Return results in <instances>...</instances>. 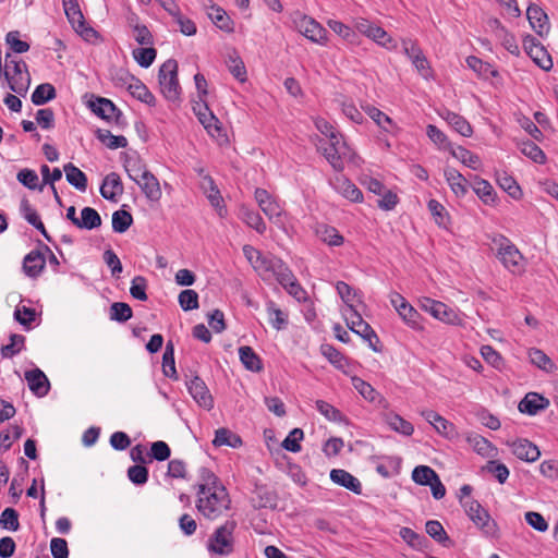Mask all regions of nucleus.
Instances as JSON below:
<instances>
[{
    "label": "nucleus",
    "instance_id": "obj_45",
    "mask_svg": "<svg viewBox=\"0 0 558 558\" xmlns=\"http://www.w3.org/2000/svg\"><path fill=\"white\" fill-rule=\"evenodd\" d=\"M386 423L388 426L404 436H411L414 433V426L409 421L404 420L398 414L390 413L386 415Z\"/></svg>",
    "mask_w": 558,
    "mask_h": 558
},
{
    "label": "nucleus",
    "instance_id": "obj_30",
    "mask_svg": "<svg viewBox=\"0 0 558 558\" xmlns=\"http://www.w3.org/2000/svg\"><path fill=\"white\" fill-rule=\"evenodd\" d=\"M240 218L246 226L254 229L257 233L264 234L266 232V223L259 213L242 206L240 208Z\"/></svg>",
    "mask_w": 558,
    "mask_h": 558
},
{
    "label": "nucleus",
    "instance_id": "obj_25",
    "mask_svg": "<svg viewBox=\"0 0 558 558\" xmlns=\"http://www.w3.org/2000/svg\"><path fill=\"white\" fill-rule=\"evenodd\" d=\"M549 401L536 392H529L519 403V410L530 415L536 414L538 411L546 409Z\"/></svg>",
    "mask_w": 558,
    "mask_h": 558
},
{
    "label": "nucleus",
    "instance_id": "obj_54",
    "mask_svg": "<svg viewBox=\"0 0 558 558\" xmlns=\"http://www.w3.org/2000/svg\"><path fill=\"white\" fill-rule=\"evenodd\" d=\"M267 314L270 325L276 330H281L287 326V316L280 308L276 307V304L272 301L267 303Z\"/></svg>",
    "mask_w": 558,
    "mask_h": 558
},
{
    "label": "nucleus",
    "instance_id": "obj_27",
    "mask_svg": "<svg viewBox=\"0 0 558 558\" xmlns=\"http://www.w3.org/2000/svg\"><path fill=\"white\" fill-rule=\"evenodd\" d=\"M441 118L447 121V123L453 128L454 131H457L459 134H461L464 137H470L473 133L471 124L460 114L444 110L440 113Z\"/></svg>",
    "mask_w": 558,
    "mask_h": 558
},
{
    "label": "nucleus",
    "instance_id": "obj_42",
    "mask_svg": "<svg viewBox=\"0 0 558 558\" xmlns=\"http://www.w3.org/2000/svg\"><path fill=\"white\" fill-rule=\"evenodd\" d=\"M466 64L470 69L478 74V76L488 78L498 75L497 70L488 62H484L477 57L470 56L466 58Z\"/></svg>",
    "mask_w": 558,
    "mask_h": 558
},
{
    "label": "nucleus",
    "instance_id": "obj_38",
    "mask_svg": "<svg viewBox=\"0 0 558 558\" xmlns=\"http://www.w3.org/2000/svg\"><path fill=\"white\" fill-rule=\"evenodd\" d=\"M276 494L265 486H257L254 490L253 502L256 508H272L276 506Z\"/></svg>",
    "mask_w": 558,
    "mask_h": 558
},
{
    "label": "nucleus",
    "instance_id": "obj_8",
    "mask_svg": "<svg viewBox=\"0 0 558 558\" xmlns=\"http://www.w3.org/2000/svg\"><path fill=\"white\" fill-rule=\"evenodd\" d=\"M390 303L409 327L413 329L422 328L420 313L401 294L392 292L390 294Z\"/></svg>",
    "mask_w": 558,
    "mask_h": 558
},
{
    "label": "nucleus",
    "instance_id": "obj_43",
    "mask_svg": "<svg viewBox=\"0 0 558 558\" xmlns=\"http://www.w3.org/2000/svg\"><path fill=\"white\" fill-rule=\"evenodd\" d=\"M101 226V217L98 211L92 207H84L81 211V218L77 228L93 230Z\"/></svg>",
    "mask_w": 558,
    "mask_h": 558
},
{
    "label": "nucleus",
    "instance_id": "obj_20",
    "mask_svg": "<svg viewBox=\"0 0 558 558\" xmlns=\"http://www.w3.org/2000/svg\"><path fill=\"white\" fill-rule=\"evenodd\" d=\"M526 16L530 25L539 36H544L548 33V17L539 7L531 4L526 10Z\"/></svg>",
    "mask_w": 558,
    "mask_h": 558
},
{
    "label": "nucleus",
    "instance_id": "obj_15",
    "mask_svg": "<svg viewBox=\"0 0 558 558\" xmlns=\"http://www.w3.org/2000/svg\"><path fill=\"white\" fill-rule=\"evenodd\" d=\"M330 184L335 191H337L347 199L351 202H362L363 194L361 190L345 177L338 174L332 180H330Z\"/></svg>",
    "mask_w": 558,
    "mask_h": 558
},
{
    "label": "nucleus",
    "instance_id": "obj_32",
    "mask_svg": "<svg viewBox=\"0 0 558 558\" xmlns=\"http://www.w3.org/2000/svg\"><path fill=\"white\" fill-rule=\"evenodd\" d=\"M496 181L500 189L509 194L513 199H520L522 197V190L510 174L507 172H497Z\"/></svg>",
    "mask_w": 558,
    "mask_h": 558
},
{
    "label": "nucleus",
    "instance_id": "obj_22",
    "mask_svg": "<svg viewBox=\"0 0 558 558\" xmlns=\"http://www.w3.org/2000/svg\"><path fill=\"white\" fill-rule=\"evenodd\" d=\"M123 193V185L119 174L111 172L106 175L100 186V194L108 201H117V197Z\"/></svg>",
    "mask_w": 558,
    "mask_h": 558
},
{
    "label": "nucleus",
    "instance_id": "obj_52",
    "mask_svg": "<svg viewBox=\"0 0 558 558\" xmlns=\"http://www.w3.org/2000/svg\"><path fill=\"white\" fill-rule=\"evenodd\" d=\"M213 486H223L217 475L208 468L202 466L198 469V483L196 484L197 490L202 488L208 489Z\"/></svg>",
    "mask_w": 558,
    "mask_h": 558
},
{
    "label": "nucleus",
    "instance_id": "obj_28",
    "mask_svg": "<svg viewBox=\"0 0 558 558\" xmlns=\"http://www.w3.org/2000/svg\"><path fill=\"white\" fill-rule=\"evenodd\" d=\"M466 440L478 454L486 458H494L497 456V448L485 437L477 434H471L466 437Z\"/></svg>",
    "mask_w": 558,
    "mask_h": 558
},
{
    "label": "nucleus",
    "instance_id": "obj_56",
    "mask_svg": "<svg viewBox=\"0 0 558 558\" xmlns=\"http://www.w3.org/2000/svg\"><path fill=\"white\" fill-rule=\"evenodd\" d=\"M316 409L322 415H324L330 422H336V423L344 422L343 414L338 409H336L333 405H331L330 403H328L324 400L316 401Z\"/></svg>",
    "mask_w": 558,
    "mask_h": 558
},
{
    "label": "nucleus",
    "instance_id": "obj_57",
    "mask_svg": "<svg viewBox=\"0 0 558 558\" xmlns=\"http://www.w3.org/2000/svg\"><path fill=\"white\" fill-rule=\"evenodd\" d=\"M520 150L524 156L532 159L534 162L544 163L546 160L544 151L531 141L522 142L520 145Z\"/></svg>",
    "mask_w": 558,
    "mask_h": 558
},
{
    "label": "nucleus",
    "instance_id": "obj_33",
    "mask_svg": "<svg viewBox=\"0 0 558 558\" xmlns=\"http://www.w3.org/2000/svg\"><path fill=\"white\" fill-rule=\"evenodd\" d=\"M240 361L244 367L251 372L258 373L263 369L260 357L254 352L251 347L244 345L239 348Z\"/></svg>",
    "mask_w": 558,
    "mask_h": 558
},
{
    "label": "nucleus",
    "instance_id": "obj_53",
    "mask_svg": "<svg viewBox=\"0 0 558 558\" xmlns=\"http://www.w3.org/2000/svg\"><path fill=\"white\" fill-rule=\"evenodd\" d=\"M132 223L133 217L129 211L120 209L112 214V229L114 232L123 233Z\"/></svg>",
    "mask_w": 558,
    "mask_h": 558
},
{
    "label": "nucleus",
    "instance_id": "obj_21",
    "mask_svg": "<svg viewBox=\"0 0 558 558\" xmlns=\"http://www.w3.org/2000/svg\"><path fill=\"white\" fill-rule=\"evenodd\" d=\"M144 178L136 183L145 197L150 202H159L162 195L158 179L149 171L144 172Z\"/></svg>",
    "mask_w": 558,
    "mask_h": 558
},
{
    "label": "nucleus",
    "instance_id": "obj_36",
    "mask_svg": "<svg viewBox=\"0 0 558 558\" xmlns=\"http://www.w3.org/2000/svg\"><path fill=\"white\" fill-rule=\"evenodd\" d=\"M364 112L384 131L390 132L393 126L392 120L378 108L372 105H362Z\"/></svg>",
    "mask_w": 558,
    "mask_h": 558
},
{
    "label": "nucleus",
    "instance_id": "obj_41",
    "mask_svg": "<svg viewBox=\"0 0 558 558\" xmlns=\"http://www.w3.org/2000/svg\"><path fill=\"white\" fill-rule=\"evenodd\" d=\"M57 96L56 88L50 83L39 84L32 94V102L41 106L54 99Z\"/></svg>",
    "mask_w": 558,
    "mask_h": 558
},
{
    "label": "nucleus",
    "instance_id": "obj_23",
    "mask_svg": "<svg viewBox=\"0 0 558 558\" xmlns=\"http://www.w3.org/2000/svg\"><path fill=\"white\" fill-rule=\"evenodd\" d=\"M195 114L197 116L199 122L204 125V128L214 135V132H219L220 126L218 125V119L214 116V113L209 110L208 106L205 101L196 102L193 107Z\"/></svg>",
    "mask_w": 558,
    "mask_h": 558
},
{
    "label": "nucleus",
    "instance_id": "obj_49",
    "mask_svg": "<svg viewBox=\"0 0 558 558\" xmlns=\"http://www.w3.org/2000/svg\"><path fill=\"white\" fill-rule=\"evenodd\" d=\"M320 352L336 368L343 371L347 367V359L331 344H322Z\"/></svg>",
    "mask_w": 558,
    "mask_h": 558
},
{
    "label": "nucleus",
    "instance_id": "obj_31",
    "mask_svg": "<svg viewBox=\"0 0 558 558\" xmlns=\"http://www.w3.org/2000/svg\"><path fill=\"white\" fill-rule=\"evenodd\" d=\"M63 170L65 172L66 181L73 185L76 190L85 192L87 189V177L73 163L69 162L64 165Z\"/></svg>",
    "mask_w": 558,
    "mask_h": 558
},
{
    "label": "nucleus",
    "instance_id": "obj_59",
    "mask_svg": "<svg viewBox=\"0 0 558 558\" xmlns=\"http://www.w3.org/2000/svg\"><path fill=\"white\" fill-rule=\"evenodd\" d=\"M135 61L143 68H148L156 59L157 51L153 47L136 48L132 52Z\"/></svg>",
    "mask_w": 558,
    "mask_h": 558
},
{
    "label": "nucleus",
    "instance_id": "obj_48",
    "mask_svg": "<svg viewBox=\"0 0 558 558\" xmlns=\"http://www.w3.org/2000/svg\"><path fill=\"white\" fill-rule=\"evenodd\" d=\"M529 357L532 364L545 372L551 373L556 369V366L549 356L539 349H531L529 351Z\"/></svg>",
    "mask_w": 558,
    "mask_h": 558
},
{
    "label": "nucleus",
    "instance_id": "obj_39",
    "mask_svg": "<svg viewBox=\"0 0 558 558\" xmlns=\"http://www.w3.org/2000/svg\"><path fill=\"white\" fill-rule=\"evenodd\" d=\"M450 154L464 166L473 170L478 169L481 166L480 157L462 146L451 147Z\"/></svg>",
    "mask_w": 558,
    "mask_h": 558
},
{
    "label": "nucleus",
    "instance_id": "obj_62",
    "mask_svg": "<svg viewBox=\"0 0 558 558\" xmlns=\"http://www.w3.org/2000/svg\"><path fill=\"white\" fill-rule=\"evenodd\" d=\"M484 470L492 473L500 484L506 483L510 474L507 465L496 460H489Z\"/></svg>",
    "mask_w": 558,
    "mask_h": 558
},
{
    "label": "nucleus",
    "instance_id": "obj_16",
    "mask_svg": "<svg viewBox=\"0 0 558 558\" xmlns=\"http://www.w3.org/2000/svg\"><path fill=\"white\" fill-rule=\"evenodd\" d=\"M31 391L37 397H44L48 393L50 384L47 376L39 368H35L25 373Z\"/></svg>",
    "mask_w": 558,
    "mask_h": 558
},
{
    "label": "nucleus",
    "instance_id": "obj_12",
    "mask_svg": "<svg viewBox=\"0 0 558 558\" xmlns=\"http://www.w3.org/2000/svg\"><path fill=\"white\" fill-rule=\"evenodd\" d=\"M498 258L502 265L513 274L523 270V256L511 243L501 244L498 250Z\"/></svg>",
    "mask_w": 558,
    "mask_h": 558
},
{
    "label": "nucleus",
    "instance_id": "obj_64",
    "mask_svg": "<svg viewBox=\"0 0 558 558\" xmlns=\"http://www.w3.org/2000/svg\"><path fill=\"white\" fill-rule=\"evenodd\" d=\"M427 206H428L430 214L433 215V217L435 219V222L439 227H446L449 221V216H448V211L446 210L444 205H441L436 199H430L428 202Z\"/></svg>",
    "mask_w": 558,
    "mask_h": 558
},
{
    "label": "nucleus",
    "instance_id": "obj_50",
    "mask_svg": "<svg viewBox=\"0 0 558 558\" xmlns=\"http://www.w3.org/2000/svg\"><path fill=\"white\" fill-rule=\"evenodd\" d=\"M437 476L438 474L427 465L415 466L412 471V480L422 486H428Z\"/></svg>",
    "mask_w": 558,
    "mask_h": 558
},
{
    "label": "nucleus",
    "instance_id": "obj_34",
    "mask_svg": "<svg viewBox=\"0 0 558 558\" xmlns=\"http://www.w3.org/2000/svg\"><path fill=\"white\" fill-rule=\"evenodd\" d=\"M316 235L326 244L330 246H340L343 244V236L339 231L331 226L318 225L316 228Z\"/></svg>",
    "mask_w": 558,
    "mask_h": 558
},
{
    "label": "nucleus",
    "instance_id": "obj_10",
    "mask_svg": "<svg viewBox=\"0 0 558 558\" xmlns=\"http://www.w3.org/2000/svg\"><path fill=\"white\" fill-rule=\"evenodd\" d=\"M506 445L511 449L512 454L522 461L534 462L541 456L538 447L525 438L508 439Z\"/></svg>",
    "mask_w": 558,
    "mask_h": 558
},
{
    "label": "nucleus",
    "instance_id": "obj_17",
    "mask_svg": "<svg viewBox=\"0 0 558 558\" xmlns=\"http://www.w3.org/2000/svg\"><path fill=\"white\" fill-rule=\"evenodd\" d=\"M330 480L339 485L342 486L351 492H353L356 495H360L362 493V484L353 476L351 473L343 469H333L330 471Z\"/></svg>",
    "mask_w": 558,
    "mask_h": 558
},
{
    "label": "nucleus",
    "instance_id": "obj_3",
    "mask_svg": "<svg viewBox=\"0 0 558 558\" xmlns=\"http://www.w3.org/2000/svg\"><path fill=\"white\" fill-rule=\"evenodd\" d=\"M10 57L11 54L7 53V63L5 66L2 68V74L5 76L9 88L12 92L20 96H25L31 84L27 65L19 60H10Z\"/></svg>",
    "mask_w": 558,
    "mask_h": 558
},
{
    "label": "nucleus",
    "instance_id": "obj_58",
    "mask_svg": "<svg viewBox=\"0 0 558 558\" xmlns=\"http://www.w3.org/2000/svg\"><path fill=\"white\" fill-rule=\"evenodd\" d=\"M133 315L132 308L124 302H114L110 306V319L124 323Z\"/></svg>",
    "mask_w": 558,
    "mask_h": 558
},
{
    "label": "nucleus",
    "instance_id": "obj_35",
    "mask_svg": "<svg viewBox=\"0 0 558 558\" xmlns=\"http://www.w3.org/2000/svg\"><path fill=\"white\" fill-rule=\"evenodd\" d=\"M213 444L216 447L229 446L231 448H238L242 445V439L228 428H219L215 433Z\"/></svg>",
    "mask_w": 558,
    "mask_h": 558
},
{
    "label": "nucleus",
    "instance_id": "obj_14",
    "mask_svg": "<svg viewBox=\"0 0 558 558\" xmlns=\"http://www.w3.org/2000/svg\"><path fill=\"white\" fill-rule=\"evenodd\" d=\"M186 386L190 395L201 407L207 410H210L214 407L213 397L202 378L194 376L186 383Z\"/></svg>",
    "mask_w": 558,
    "mask_h": 558
},
{
    "label": "nucleus",
    "instance_id": "obj_19",
    "mask_svg": "<svg viewBox=\"0 0 558 558\" xmlns=\"http://www.w3.org/2000/svg\"><path fill=\"white\" fill-rule=\"evenodd\" d=\"M320 148L329 165L338 172L342 171L344 168L343 160L350 159L352 155L349 146H341L335 149L329 146H320Z\"/></svg>",
    "mask_w": 558,
    "mask_h": 558
},
{
    "label": "nucleus",
    "instance_id": "obj_9",
    "mask_svg": "<svg viewBox=\"0 0 558 558\" xmlns=\"http://www.w3.org/2000/svg\"><path fill=\"white\" fill-rule=\"evenodd\" d=\"M295 25L298 31L311 41L318 45H326L327 31L314 19L307 15H302L295 21Z\"/></svg>",
    "mask_w": 558,
    "mask_h": 558
},
{
    "label": "nucleus",
    "instance_id": "obj_13",
    "mask_svg": "<svg viewBox=\"0 0 558 558\" xmlns=\"http://www.w3.org/2000/svg\"><path fill=\"white\" fill-rule=\"evenodd\" d=\"M421 415L437 430L441 436L453 439L458 436L456 426L444 416L433 410H423Z\"/></svg>",
    "mask_w": 558,
    "mask_h": 558
},
{
    "label": "nucleus",
    "instance_id": "obj_6",
    "mask_svg": "<svg viewBox=\"0 0 558 558\" xmlns=\"http://www.w3.org/2000/svg\"><path fill=\"white\" fill-rule=\"evenodd\" d=\"M463 508L472 522L483 532L484 535L496 537L498 534L497 523L492 519L487 510L474 499L463 502Z\"/></svg>",
    "mask_w": 558,
    "mask_h": 558
},
{
    "label": "nucleus",
    "instance_id": "obj_24",
    "mask_svg": "<svg viewBox=\"0 0 558 558\" xmlns=\"http://www.w3.org/2000/svg\"><path fill=\"white\" fill-rule=\"evenodd\" d=\"M128 90L130 94L138 99L140 101L148 105V106H155L156 105V98L155 96L149 92V89L144 85L138 78L134 76H130L128 78Z\"/></svg>",
    "mask_w": 558,
    "mask_h": 558
},
{
    "label": "nucleus",
    "instance_id": "obj_1",
    "mask_svg": "<svg viewBox=\"0 0 558 558\" xmlns=\"http://www.w3.org/2000/svg\"><path fill=\"white\" fill-rule=\"evenodd\" d=\"M230 505L231 499L225 486L197 490L196 509L208 520H216L223 515L230 509Z\"/></svg>",
    "mask_w": 558,
    "mask_h": 558
},
{
    "label": "nucleus",
    "instance_id": "obj_4",
    "mask_svg": "<svg viewBox=\"0 0 558 558\" xmlns=\"http://www.w3.org/2000/svg\"><path fill=\"white\" fill-rule=\"evenodd\" d=\"M254 197L269 221L286 232L288 215L279 202L267 190L259 187L255 190Z\"/></svg>",
    "mask_w": 558,
    "mask_h": 558
},
{
    "label": "nucleus",
    "instance_id": "obj_60",
    "mask_svg": "<svg viewBox=\"0 0 558 558\" xmlns=\"http://www.w3.org/2000/svg\"><path fill=\"white\" fill-rule=\"evenodd\" d=\"M124 168L129 174V178L135 183L145 177L144 172H149V170L140 159L126 160Z\"/></svg>",
    "mask_w": 558,
    "mask_h": 558
},
{
    "label": "nucleus",
    "instance_id": "obj_55",
    "mask_svg": "<svg viewBox=\"0 0 558 558\" xmlns=\"http://www.w3.org/2000/svg\"><path fill=\"white\" fill-rule=\"evenodd\" d=\"M227 66L231 74L240 82L246 81V69L242 59L238 53L233 52L229 54L227 59Z\"/></svg>",
    "mask_w": 558,
    "mask_h": 558
},
{
    "label": "nucleus",
    "instance_id": "obj_47",
    "mask_svg": "<svg viewBox=\"0 0 558 558\" xmlns=\"http://www.w3.org/2000/svg\"><path fill=\"white\" fill-rule=\"evenodd\" d=\"M97 138L110 149L124 148L128 140L123 135H113L108 130H98Z\"/></svg>",
    "mask_w": 558,
    "mask_h": 558
},
{
    "label": "nucleus",
    "instance_id": "obj_7",
    "mask_svg": "<svg viewBox=\"0 0 558 558\" xmlns=\"http://www.w3.org/2000/svg\"><path fill=\"white\" fill-rule=\"evenodd\" d=\"M65 15L72 24L76 33L83 36L86 40H90L96 36V32L86 25L83 13L80 9L77 0H62Z\"/></svg>",
    "mask_w": 558,
    "mask_h": 558
},
{
    "label": "nucleus",
    "instance_id": "obj_18",
    "mask_svg": "<svg viewBox=\"0 0 558 558\" xmlns=\"http://www.w3.org/2000/svg\"><path fill=\"white\" fill-rule=\"evenodd\" d=\"M282 259L275 255H262L254 267L255 271L263 280H269L275 276L278 268L281 267Z\"/></svg>",
    "mask_w": 558,
    "mask_h": 558
},
{
    "label": "nucleus",
    "instance_id": "obj_40",
    "mask_svg": "<svg viewBox=\"0 0 558 558\" xmlns=\"http://www.w3.org/2000/svg\"><path fill=\"white\" fill-rule=\"evenodd\" d=\"M435 318L445 324L453 326H460L463 324V317L461 313L452 307H449L442 302L440 305H438V311Z\"/></svg>",
    "mask_w": 558,
    "mask_h": 558
},
{
    "label": "nucleus",
    "instance_id": "obj_61",
    "mask_svg": "<svg viewBox=\"0 0 558 558\" xmlns=\"http://www.w3.org/2000/svg\"><path fill=\"white\" fill-rule=\"evenodd\" d=\"M0 525L9 531H17L20 529L17 511L13 508H5L0 515Z\"/></svg>",
    "mask_w": 558,
    "mask_h": 558
},
{
    "label": "nucleus",
    "instance_id": "obj_46",
    "mask_svg": "<svg viewBox=\"0 0 558 558\" xmlns=\"http://www.w3.org/2000/svg\"><path fill=\"white\" fill-rule=\"evenodd\" d=\"M205 183L209 184V192L205 193L207 195L209 203L211 204V206H214L217 209L218 215L220 217H223L227 213V209L222 205L223 199H222L220 192L217 189L213 178L210 175H205Z\"/></svg>",
    "mask_w": 558,
    "mask_h": 558
},
{
    "label": "nucleus",
    "instance_id": "obj_29",
    "mask_svg": "<svg viewBox=\"0 0 558 558\" xmlns=\"http://www.w3.org/2000/svg\"><path fill=\"white\" fill-rule=\"evenodd\" d=\"M45 263L39 251H32L24 257L23 269L27 276L37 277L44 270Z\"/></svg>",
    "mask_w": 558,
    "mask_h": 558
},
{
    "label": "nucleus",
    "instance_id": "obj_2",
    "mask_svg": "<svg viewBox=\"0 0 558 558\" xmlns=\"http://www.w3.org/2000/svg\"><path fill=\"white\" fill-rule=\"evenodd\" d=\"M235 521H227L218 526L207 541V550L216 556H229L234 550Z\"/></svg>",
    "mask_w": 558,
    "mask_h": 558
},
{
    "label": "nucleus",
    "instance_id": "obj_5",
    "mask_svg": "<svg viewBox=\"0 0 558 558\" xmlns=\"http://www.w3.org/2000/svg\"><path fill=\"white\" fill-rule=\"evenodd\" d=\"M158 82L160 92L169 101H178L181 95V86L178 80V62L168 59L159 68Z\"/></svg>",
    "mask_w": 558,
    "mask_h": 558
},
{
    "label": "nucleus",
    "instance_id": "obj_11",
    "mask_svg": "<svg viewBox=\"0 0 558 558\" xmlns=\"http://www.w3.org/2000/svg\"><path fill=\"white\" fill-rule=\"evenodd\" d=\"M88 106L99 118L107 121L114 120L117 124L121 123L123 114L110 99L96 97L94 100L89 101Z\"/></svg>",
    "mask_w": 558,
    "mask_h": 558
},
{
    "label": "nucleus",
    "instance_id": "obj_51",
    "mask_svg": "<svg viewBox=\"0 0 558 558\" xmlns=\"http://www.w3.org/2000/svg\"><path fill=\"white\" fill-rule=\"evenodd\" d=\"M162 372L169 378H177L174 345L171 341H168L162 355Z\"/></svg>",
    "mask_w": 558,
    "mask_h": 558
},
{
    "label": "nucleus",
    "instance_id": "obj_26",
    "mask_svg": "<svg viewBox=\"0 0 558 558\" xmlns=\"http://www.w3.org/2000/svg\"><path fill=\"white\" fill-rule=\"evenodd\" d=\"M444 175L456 196L463 197L468 193V181L458 170L448 167Z\"/></svg>",
    "mask_w": 558,
    "mask_h": 558
},
{
    "label": "nucleus",
    "instance_id": "obj_44",
    "mask_svg": "<svg viewBox=\"0 0 558 558\" xmlns=\"http://www.w3.org/2000/svg\"><path fill=\"white\" fill-rule=\"evenodd\" d=\"M473 190L475 194L487 205H492L495 203V191L492 184L484 179L475 178Z\"/></svg>",
    "mask_w": 558,
    "mask_h": 558
},
{
    "label": "nucleus",
    "instance_id": "obj_63",
    "mask_svg": "<svg viewBox=\"0 0 558 558\" xmlns=\"http://www.w3.org/2000/svg\"><path fill=\"white\" fill-rule=\"evenodd\" d=\"M304 437V433L301 428H293L289 435L284 438L281 446L290 452L301 451V440Z\"/></svg>",
    "mask_w": 558,
    "mask_h": 558
},
{
    "label": "nucleus",
    "instance_id": "obj_37",
    "mask_svg": "<svg viewBox=\"0 0 558 558\" xmlns=\"http://www.w3.org/2000/svg\"><path fill=\"white\" fill-rule=\"evenodd\" d=\"M208 17L221 31L227 33L233 32V22L223 9L211 7L208 11Z\"/></svg>",
    "mask_w": 558,
    "mask_h": 558
}]
</instances>
